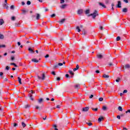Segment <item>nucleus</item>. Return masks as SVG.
Returning <instances> with one entry per match:
<instances>
[{
	"instance_id": "f257e3e1",
	"label": "nucleus",
	"mask_w": 130,
	"mask_h": 130,
	"mask_svg": "<svg viewBox=\"0 0 130 130\" xmlns=\"http://www.w3.org/2000/svg\"><path fill=\"white\" fill-rule=\"evenodd\" d=\"M90 16L92 17L93 19H95L97 16H99L98 11H97V10H95L92 14L88 15V17H90Z\"/></svg>"
},
{
	"instance_id": "f03ea898",
	"label": "nucleus",
	"mask_w": 130,
	"mask_h": 130,
	"mask_svg": "<svg viewBox=\"0 0 130 130\" xmlns=\"http://www.w3.org/2000/svg\"><path fill=\"white\" fill-rule=\"evenodd\" d=\"M42 77L39 76H38V78L39 79V80H45V74L43 73L42 75Z\"/></svg>"
},
{
	"instance_id": "7ed1b4c3",
	"label": "nucleus",
	"mask_w": 130,
	"mask_h": 130,
	"mask_svg": "<svg viewBox=\"0 0 130 130\" xmlns=\"http://www.w3.org/2000/svg\"><path fill=\"white\" fill-rule=\"evenodd\" d=\"M89 109V107H86L85 108H82V111H83L84 112H87V111H88Z\"/></svg>"
},
{
	"instance_id": "20e7f679",
	"label": "nucleus",
	"mask_w": 130,
	"mask_h": 130,
	"mask_svg": "<svg viewBox=\"0 0 130 130\" xmlns=\"http://www.w3.org/2000/svg\"><path fill=\"white\" fill-rule=\"evenodd\" d=\"M83 12H84V10H83V9H79L77 11V14L78 15H81V14H83Z\"/></svg>"
},
{
	"instance_id": "39448f33",
	"label": "nucleus",
	"mask_w": 130,
	"mask_h": 130,
	"mask_svg": "<svg viewBox=\"0 0 130 130\" xmlns=\"http://www.w3.org/2000/svg\"><path fill=\"white\" fill-rule=\"evenodd\" d=\"M67 7H68V4H64L62 5V6H60V9H62V10H63V9H66V8H67Z\"/></svg>"
},
{
	"instance_id": "423d86ee",
	"label": "nucleus",
	"mask_w": 130,
	"mask_h": 130,
	"mask_svg": "<svg viewBox=\"0 0 130 130\" xmlns=\"http://www.w3.org/2000/svg\"><path fill=\"white\" fill-rule=\"evenodd\" d=\"M96 57L101 59V58H103V55L102 54H97Z\"/></svg>"
},
{
	"instance_id": "0eeeda50",
	"label": "nucleus",
	"mask_w": 130,
	"mask_h": 130,
	"mask_svg": "<svg viewBox=\"0 0 130 130\" xmlns=\"http://www.w3.org/2000/svg\"><path fill=\"white\" fill-rule=\"evenodd\" d=\"M117 8H121V2L118 1V4L117 5Z\"/></svg>"
},
{
	"instance_id": "6e6552de",
	"label": "nucleus",
	"mask_w": 130,
	"mask_h": 130,
	"mask_svg": "<svg viewBox=\"0 0 130 130\" xmlns=\"http://www.w3.org/2000/svg\"><path fill=\"white\" fill-rule=\"evenodd\" d=\"M28 51H29V53H34V51L31 48H28Z\"/></svg>"
},
{
	"instance_id": "1a4fd4ad",
	"label": "nucleus",
	"mask_w": 130,
	"mask_h": 130,
	"mask_svg": "<svg viewBox=\"0 0 130 130\" xmlns=\"http://www.w3.org/2000/svg\"><path fill=\"white\" fill-rule=\"evenodd\" d=\"M36 20H39L40 19V17H41V15L40 14H38V13H37L36 14Z\"/></svg>"
},
{
	"instance_id": "9d476101",
	"label": "nucleus",
	"mask_w": 130,
	"mask_h": 130,
	"mask_svg": "<svg viewBox=\"0 0 130 130\" xmlns=\"http://www.w3.org/2000/svg\"><path fill=\"white\" fill-rule=\"evenodd\" d=\"M66 21V19L63 18L60 20V21H59V23H60V24H63V23H64Z\"/></svg>"
},
{
	"instance_id": "9b49d317",
	"label": "nucleus",
	"mask_w": 130,
	"mask_h": 130,
	"mask_svg": "<svg viewBox=\"0 0 130 130\" xmlns=\"http://www.w3.org/2000/svg\"><path fill=\"white\" fill-rule=\"evenodd\" d=\"M99 5L101 7H103V8H104V9H106V6L104 4H102V3H99Z\"/></svg>"
},
{
	"instance_id": "f8f14e48",
	"label": "nucleus",
	"mask_w": 130,
	"mask_h": 130,
	"mask_svg": "<svg viewBox=\"0 0 130 130\" xmlns=\"http://www.w3.org/2000/svg\"><path fill=\"white\" fill-rule=\"evenodd\" d=\"M79 65L77 64V65L76 66V68H74V69H73L74 72H76V71H78V70H79Z\"/></svg>"
},
{
	"instance_id": "ddd939ff",
	"label": "nucleus",
	"mask_w": 130,
	"mask_h": 130,
	"mask_svg": "<svg viewBox=\"0 0 130 130\" xmlns=\"http://www.w3.org/2000/svg\"><path fill=\"white\" fill-rule=\"evenodd\" d=\"M31 61H33L34 62H39V60L36 59V58H33L31 59Z\"/></svg>"
},
{
	"instance_id": "4468645a",
	"label": "nucleus",
	"mask_w": 130,
	"mask_h": 130,
	"mask_svg": "<svg viewBox=\"0 0 130 130\" xmlns=\"http://www.w3.org/2000/svg\"><path fill=\"white\" fill-rule=\"evenodd\" d=\"M103 119H104V118L103 117L99 118V119H98L99 122H101V121H102Z\"/></svg>"
},
{
	"instance_id": "2eb2a0df",
	"label": "nucleus",
	"mask_w": 130,
	"mask_h": 130,
	"mask_svg": "<svg viewBox=\"0 0 130 130\" xmlns=\"http://www.w3.org/2000/svg\"><path fill=\"white\" fill-rule=\"evenodd\" d=\"M123 13H127V8H123L122 9Z\"/></svg>"
},
{
	"instance_id": "dca6fc26",
	"label": "nucleus",
	"mask_w": 130,
	"mask_h": 130,
	"mask_svg": "<svg viewBox=\"0 0 130 130\" xmlns=\"http://www.w3.org/2000/svg\"><path fill=\"white\" fill-rule=\"evenodd\" d=\"M42 102H43V99H40L38 100V103H39L40 104H41V103H42Z\"/></svg>"
},
{
	"instance_id": "f3484780",
	"label": "nucleus",
	"mask_w": 130,
	"mask_h": 130,
	"mask_svg": "<svg viewBox=\"0 0 130 130\" xmlns=\"http://www.w3.org/2000/svg\"><path fill=\"white\" fill-rule=\"evenodd\" d=\"M125 69H130V65L129 64H126L125 65Z\"/></svg>"
},
{
	"instance_id": "a211bd4d",
	"label": "nucleus",
	"mask_w": 130,
	"mask_h": 130,
	"mask_svg": "<svg viewBox=\"0 0 130 130\" xmlns=\"http://www.w3.org/2000/svg\"><path fill=\"white\" fill-rule=\"evenodd\" d=\"M4 23H5L4 19H0V25H3V24H4Z\"/></svg>"
},
{
	"instance_id": "6ab92c4d",
	"label": "nucleus",
	"mask_w": 130,
	"mask_h": 130,
	"mask_svg": "<svg viewBox=\"0 0 130 130\" xmlns=\"http://www.w3.org/2000/svg\"><path fill=\"white\" fill-rule=\"evenodd\" d=\"M59 66L58 65V64L54 65L53 67V70H55V69H57V68H58Z\"/></svg>"
},
{
	"instance_id": "aec40b11",
	"label": "nucleus",
	"mask_w": 130,
	"mask_h": 130,
	"mask_svg": "<svg viewBox=\"0 0 130 130\" xmlns=\"http://www.w3.org/2000/svg\"><path fill=\"white\" fill-rule=\"evenodd\" d=\"M103 78H104L105 79L109 78V76L106 75V74H104L103 75Z\"/></svg>"
},
{
	"instance_id": "412c9836",
	"label": "nucleus",
	"mask_w": 130,
	"mask_h": 130,
	"mask_svg": "<svg viewBox=\"0 0 130 130\" xmlns=\"http://www.w3.org/2000/svg\"><path fill=\"white\" fill-rule=\"evenodd\" d=\"M21 25V23L18 22V23H15V27H20V25Z\"/></svg>"
},
{
	"instance_id": "4be33fe9",
	"label": "nucleus",
	"mask_w": 130,
	"mask_h": 130,
	"mask_svg": "<svg viewBox=\"0 0 130 130\" xmlns=\"http://www.w3.org/2000/svg\"><path fill=\"white\" fill-rule=\"evenodd\" d=\"M18 82L19 84L21 85L22 84V79H21L20 77H18Z\"/></svg>"
},
{
	"instance_id": "5701e85b",
	"label": "nucleus",
	"mask_w": 130,
	"mask_h": 130,
	"mask_svg": "<svg viewBox=\"0 0 130 130\" xmlns=\"http://www.w3.org/2000/svg\"><path fill=\"white\" fill-rule=\"evenodd\" d=\"M86 15H88V14H90V10L87 9L85 11Z\"/></svg>"
},
{
	"instance_id": "b1692460",
	"label": "nucleus",
	"mask_w": 130,
	"mask_h": 130,
	"mask_svg": "<svg viewBox=\"0 0 130 130\" xmlns=\"http://www.w3.org/2000/svg\"><path fill=\"white\" fill-rule=\"evenodd\" d=\"M82 34L83 35H86V34H87V31H86V30H85V29H83Z\"/></svg>"
},
{
	"instance_id": "393cba45",
	"label": "nucleus",
	"mask_w": 130,
	"mask_h": 130,
	"mask_svg": "<svg viewBox=\"0 0 130 130\" xmlns=\"http://www.w3.org/2000/svg\"><path fill=\"white\" fill-rule=\"evenodd\" d=\"M76 30H77L78 32H81V29H80V26H76Z\"/></svg>"
},
{
	"instance_id": "a878e982",
	"label": "nucleus",
	"mask_w": 130,
	"mask_h": 130,
	"mask_svg": "<svg viewBox=\"0 0 130 130\" xmlns=\"http://www.w3.org/2000/svg\"><path fill=\"white\" fill-rule=\"evenodd\" d=\"M102 109L104 111H106V110H107V107L104 106Z\"/></svg>"
},
{
	"instance_id": "bb28decb",
	"label": "nucleus",
	"mask_w": 130,
	"mask_h": 130,
	"mask_svg": "<svg viewBox=\"0 0 130 130\" xmlns=\"http://www.w3.org/2000/svg\"><path fill=\"white\" fill-rule=\"evenodd\" d=\"M118 110H119V111H122V107L121 106H119L118 107Z\"/></svg>"
},
{
	"instance_id": "cd10ccee",
	"label": "nucleus",
	"mask_w": 130,
	"mask_h": 130,
	"mask_svg": "<svg viewBox=\"0 0 130 130\" xmlns=\"http://www.w3.org/2000/svg\"><path fill=\"white\" fill-rule=\"evenodd\" d=\"M5 38V36L3 35L0 34V39H4Z\"/></svg>"
},
{
	"instance_id": "c85d7f7f",
	"label": "nucleus",
	"mask_w": 130,
	"mask_h": 130,
	"mask_svg": "<svg viewBox=\"0 0 130 130\" xmlns=\"http://www.w3.org/2000/svg\"><path fill=\"white\" fill-rule=\"evenodd\" d=\"M30 105H25V106H24V108L25 109H27V108H29V107H30Z\"/></svg>"
},
{
	"instance_id": "c756f323",
	"label": "nucleus",
	"mask_w": 130,
	"mask_h": 130,
	"mask_svg": "<svg viewBox=\"0 0 130 130\" xmlns=\"http://www.w3.org/2000/svg\"><path fill=\"white\" fill-rule=\"evenodd\" d=\"M75 89H78V88H80V84H76L75 86Z\"/></svg>"
},
{
	"instance_id": "7c9ffc66",
	"label": "nucleus",
	"mask_w": 130,
	"mask_h": 130,
	"mask_svg": "<svg viewBox=\"0 0 130 130\" xmlns=\"http://www.w3.org/2000/svg\"><path fill=\"white\" fill-rule=\"evenodd\" d=\"M21 124H22V126H23V127H26V124L24 122H22L21 123Z\"/></svg>"
},
{
	"instance_id": "2f4dec72",
	"label": "nucleus",
	"mask_w": 130,
	"mask_h": 130,
	"mask_svg": "<svg viewBox=\"0 0 130 130\" xmlns=\"http://www.w3.org/2000/svg\"><path fill=\"white\" fill-rule=\"evenodd\" d=\"M91 109H92V110H93V111H98V108H92Z\"/></svg>"
},
{
	"instance_id": "473e14b6",
	"label": "nucleus",
	"mask_w": 130,
	"mask_h": 130,
	"mask_svg": "<svg viewBox=\"0 0 130 130\" xmlns=\"http://www.w3.org/2000/svg\"><path fill=\"white\" fill-rule=\"evenodd\" d=\"M117 79L116 80V82H117V83L119 82V81H120V78L117 77Z\"/></svg>"
},
{
	"instance_id": "72a5a7b5",
	"label": "nucleus",
	"mask_w": 130,
	"mask_h": 130,
	"mask_svg": "<svg viewBox=\"0 0 130 130\" xmlns=\"http://www.w3.org/2000/svg\"><path fill=\"white\" fill-rule=\"evenodd\" d=\"M86 124H88L89 126H91V125H92L93 124L91 122H86Z\"/></svg>"
},
{
	"instance_id": "f704fd0d",
	"label": "nucleus",
	"mask_w": 130,
	"mask_h": 130,
	"mask_svg": "<svg viewBox=\"0 0 130 130\" xmlns=\"http://www.w3.org/2000/svg\"><path fill=\"white\" fill-rule=\"evenodd\" d=\"M69 74H70V75H72V76H74V73L73 72V71H69Z\"/></svg>"
},
{
	"instance_id": "c9c22d12",
	"label": "nucleus",
	"mask_w": 130,
	"mask_h": 130,
	"mask_svg": "<svg viewBox=\"0 0 130 130\" xmlns=\"http://www.w3.org/2000/svg\"><path fill=\"white\" fill-rule=\"evenodd\" d=\"M120 40V37L118 36L116 38V41H119Z\"/></svg>"
},
{
	"instance_id": "e433bc0d",
	"label": "nucleus",
	"mask_w": 130,
	"mask_h": 130,
	"mask_svg": "<svg viewBox=\"0 0 130 130\" xmlns=\"http://www.w3.org/2000/svg\"><path fill=\"white\" fill-rule=\"evenodd\" d=\"M26 4L28 6H30V5H31V2L28 1Z\"/></svg>"
},
{
	"instance_id": "4c0bfd02",
	"label": "nucleus",
	"mask_w": 130,
	"mask_h": 130,
	"mask_svg": "<svg viewBox=\"0 0 130 130\" xmlns=\"http://www.w3.org/2000/svg\"><path fill=\"white\" fill-rule=\"evenodd\" d=\"M11 20L12 21H15V20H16V17H15L14 16L12 17Z\"/></svg>"
},
{
	"instance_id": "58836bf2",
	"label": "nucleus",
	"mask_w": 130,
	"mask_h": 130,
	"mask_svg": "<svg viewBox=\"0 0 130 130\" xmlns=\"http://www.w3.org/2000/svg\"><path fill=\"white\" fill-rule=\"evenodd\" d=\"M13 126L14 127H16V126H18V124L16 123H13Z\"/></svg>"
},
{
	"instance_id": "ea45409f",
	"label": "nucleus",
	"mask_w": 130,
	"mask_h": 130,
	"mask_svg": "<svg viewBox=\"0 0 130 130\" xmlns=\"http://www.w3.org/2000/svg\"><path fill=\"white\" fill-rule=\"evenodd\" d=\"M11 60H15V57H14V56H11Z\"/></svg>"
},
{
	"instance_id": "a19ab883",
	"label": "nucleus",
	"mask_w": 130,
	"mask_h": 130,
	"mask_svg": "<svg viewBox=\"0 0 130 130\" xmlns=\"http://www.w3.org/2000/svg\"><path fill=\"white\" fill-rule=\"evenodd\" d=\"M22 12L23 14H26V13L27 12V11L25 10H22Z\"/></svg>"
},
{
	"instance_id": "79ce46f5",
	"label": "nucleus",
	"mask_w": 130,
	"mask_h": 130,
	"mask_svg": "<svg viewBox=\"0 0 130 130\" xmlns=\"http://www.w3.org/2000/svg\"><path fill=\"white\" fill-rule=\"evenodd\" d=\"M99 100L100 102H102V101H103V98H100Z\"/></svg>"
},
{
	"instance_id": "37998d69",
	"label": "nucleus",
	"mask_w": 130,
	"mask_h": 130,
	"mask_svg": "<svg viewBox=\"0 0 130 130\" xmlns=\"http://www.w3.org/2000/svg\"><path fill=\"white\" fill-rule=\"evenodd\" d=\"M2 47L5 48L6 47V45H0V48H2Z\"/></svg>"
},
{
	"instance_id": "c03bdc74",
	"label": "nucleus",
	"mask_w": 130,
	"mask_h": 130,
	"mask_svg": "<svg viewBox=\"0 0 130 130\" xmlns=\"http://www.w3.org/2000/svg\"><path fill=\"white\" fill-rule=\"evenodd\" d=\"M55 14H53L52 15H51V18H53L55 17Z\"/></svg>"
},
{
	"instance_id": "a18cd8bd",
	"label": "nucleus",
	"mask_w": 130,
	"mask_h": 130,
	"mask_svg": "<svg viewBox=\"0 0 130 130\" xmlns=\"http://www.w3.org/2000/svg\"><path fill=\"white\" fill-rule=\"evenodd\" d=\"M15 6H14V5H12L11 7H10V9L11 10H14V8Z\"/></svg>"
},
{
	"instance_id": "49530a36",
	"label": "nucleus",
	"mask_w": 130,
	"mask_h": 130,
	"mask_svg": "<svg viewBox=\"0 0 130 130\" xmlns=\"http://www.w3.org/2000/svg\"><path fill=\"white\" fill-rule=\"evenodd\" d=\"M6 70H7V71H9V70H10V67L9 66H7L6 67Z\"/></svg>"
},
{
	"instance_id": "de8ad7c7",
	"label": "nucleus",
	"mask_w": 130,
	"mask_h": 130,
	"mask_svg": "<svg viewBox=\"0 0 130 130\" xmlns=\"http://www.w3.org/2000/svg\"><path fill=\"white\" fill-rule=\"evenodd\" d=\"M58 64L59 66L61 67V66L63 65V63H58Z\"/></svg>"
},
{
	"instance_id": "09e8293b",
	"label": "nucleus",
	"mask_w": 130,
	"mask_h": 130,
	"mask_svg": "<svg viewBox=\"0 0 130 130\" xmlns=\"http://www.w3.org/2000/svg\"><path fill=\"white\" fill-rule=\"evenodd\" d=\"M51 74H52V75H53V76H55V75H56L54 71L52 72Z\"/></svg>"
},
{
	"instance_id": "8fccbe9b",
	"label": "nucleus",
	"mask_w": 130,
	"mask_h": 130,
	"mask_svg": "<svg viewBox=\"0 0 130 130\" xmlns=\"http://www.w3.org/2000/svg\"><path fill=\"white\" fill-rule=\"evenodd\" d=\"M53 127L56 128V127H57V125H56V124H54L53 125Z\"/></svg>"
},
{
	"instance_id": "3c124183",
	"label": "nucleus",
	"mask_w": 130,
	"mask_h": 130,
	"mask_svg": "<svg viewBox=\"0 0 130 130\" xmlns=\"http://www.w3.org/2000/svg\"><path fill=\"white\" fill-rule=\"evenodd\" d=\"M4 73L3 72H0V77H3Z\"/></svg>"
},
{
	"instance_id": "603ef678",
	"label": "nucleus",
	"mask_w": 130,
	"mask_h": 130,
	"mask_svg": "<svg viewBox=\"0 0 130 130\" xmlns=\"http://www.w3.org/2000/svg\"><path fill=\"white\" fill-rule=\"evenodd\" d=\"M45 58H47L48 57H49V55L47 54L45 56Z\"/></svg>"
},
{
	"instance_id": "864d4df0",
	"label": "nucleus",
	"mask_w": 130,
	"mask_h": 130,
	"mask_svg": "<svg viewBox=\"0 0 130 130\" xmlns=\"http://www.w3.org/2000/svg\"><path fill=\"white\" fill-rule=\"evenodd\" d=\"M123 2H124V3L126 4H127V3H128V0H123Z\"/></svg>"
},
{
	"instance_id": "5fc2aeb1",
	"label": "nucleus",
	"mask_w": 130,
	"mask_h": 130,
	"mask_svg": "<svg viewBox=\"0 0 130 130\" xmlns=\"http://www.w3.org/2000/svg\"><path fill=\"white\" fill-rule=\"evenodd\" d=\"M64 3V0H60V4H63Z\"/></svg>"
},
{
	"instance_id": "6e6d98bb",
	"label": "nucleus",
	"mask_w": 130,
	"mask_h": 130,
	"mask_svg": "<svg viewBox=\"0 0 130 130\" xmlns=\"http://www.w3.org/2000/svg\"><path fill=\"white\" fill-rule=\"evenodd\" d=\"M123 93H127V90H124L123 91Z\"/></svg>"
},
{
	"instance_id": "4d7b16f0",
	"label": "nucleus",
	"mask_w": 130,
	"mask_h": 130,
	"mask_svg": "<svg viewBox=\"0 0 130 130\" xmlns=\"http://www.w3.org/2000/svg\"><path fill=\"white\" fill-rule=\"evenodd\" d=\"M4 8L6 7H7V9H8V8H9V7H8V6H7V4H4Z\"/></svg>"
},
{
	"instance_id": "13d9d810",
	"label": "nucleus",
	"mask_w": 130,
	"mask_h": 130,
	"mask_svg": "<svg viewBox=\"0 0 130 130\" xmlns=\"http://www.w3.org/2000/svg\"><path fill=\"white\" fill-rule=\"evenodd\" d=\"M46 117H47V116H45V118H44V117H43V119L44 120H46Z\"/></svg>"
},
{
	"instance_id": "bf43d9fd",
	"label": "nucleus",
	"mask_w": 130,
	"mask_h": 130,
	"mask_svg": "<svg viewBox=\"0 0 130 130\" xmlns=\"http://www.w3.org/2000/svg\"><path fill=\"white\" fill-rule=\"evenodd\" d=\"M117 118H118V119H120V115H117Z\"/></svg>"
},
{
	"instance_id": "052dcab7",
	"label": "nucleus",
	"mask_w": 130,
	"mask_h": 130,
	"mask_svg": "<svg viewBox=\"0 0 130 130\" xmlns=\"http://www.w3.org/2000/svg\"><path fill=\"white\" fill-rule=\"evenodd\" d=\"M56 80H57V81H60V77H57V78H56Z\"/></svg>"
},
{
	"instance_id": "680f3d73",
	"label": "nucleus",
	"mask_w": 130,
	"mask_h": 130,
	"mask_svg": "<svg viewBox=\"0 0 130 130\" xmlns=\"http://www.w3.org/2000/svg\"><path fill=\"white\" fill-rule=\"evenodd\" d=\"M92 97H94V95L93 94H91L89 98L91 99H92Z\"/></svg>"
},
{
	"instance_id": "e2e57ef3",
	"label": "nucleus",
	"mask_w": 130,
	"mask_h": 130,
	"mask_svg": "<svg viewBox=\"0 0 130 130\" xmlns=\"http://www.w3.org/2000/svg\"><path fill=\"white\" fill-rule=\"evenodd\" d=\"M128 112H129V113H130V110H128L127 111H126L125 112V113H128Z\"/></svg>"
},
{
	"instance_id": "0e129e2a",
	"label": "nucleus",
	"mask_w": 130,
	"mask_h": 130,
	"mask_svg": "<svg viewBox=\"0 0 130 130\" xmlns=\"http://www.w3.org/2000/svg\"><path fill=\"white\" fill-rule=\"evenodd\" d=\"M36 109H39V106H36Z\"/></svg>"
},
{
	"instance_id": "69168bd1",
	"label": "nucleus",
	"mask_w": 130,
	"mask_h": 130,
	"mask_svg": "<svg viewBox=\"0 0 130 130\" xmlns=\"http://www.w3.org/2000/svg\"><path fill=\"white\" fill-rule=\"evenodd\" d=\"M100 28L101 30H103V26H100Z\"/></svg>"
},
{
	"instance_id": "338daca9",
	"label": "nucleus",
	"mask_w": 130,
	"mask_h": 130,
	"mask_svg": "<svg viewBox=\"0 0 130 130\" xmlns=\"http://www.w3.org/2000/svg\"><path fill=\"white\" fill-rule=\"evenodd\" d=\"M69 77H70V75H69V74H66V78H69Z\"/></svg>"
},
{
	"instance_id": "774afa93",
	"label": "nucleus",
	"mask_w": 130,
	"mask_h": 130,
	"mask_svg": "<svg viewBox=\"0 0 130 130\" xmlns=\"http://www.w3.org/2000/svg\"><path fill=\"white\" fill-rule=\"evenodd\" d=\"M120 116L121 117H122V116H124V114H121L120 115Z\"/></svg>"
}]
</instances>
